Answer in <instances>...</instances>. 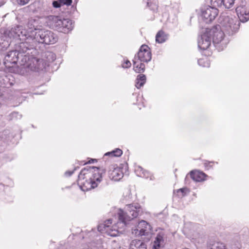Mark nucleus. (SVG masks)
Here are the masks:
<instances>
[{
  "label": "nucleus",
  "mask_w": 249,
  "mask_h": 249,
  "mask_svg": "<svg viewBox=\"0 0 249 249\" xmlns=\"http://www.w3.org/2000/svg\"><path fill=\"white\" fill-rule=\"evenodd\" d=\"M142 209L138 203L126 205L124 210L119 209L117 213L119 223L126 226L128 222L142 214Z\"/></svg>",
  "instance_id": "1"
},
{
  "label": "nucleus",
  "mask_w": 249,
  "mask_h": 249,
  "mask_svg": "<svg viewBox=\"0 0 249 249\" xmlns=\"http://www.w3.org/2000/svg\"><path fill=\"white\" fill-rule=\"evenodd\" d=\"M35 34L33 30H28L22 26V33L18 38L23 41L18 45L20 52L34 54L37 53V50L35 48Z\"/></svg>",
  "instance_id": "2"
},
{
  "label": "nucleus",
  "mask_w": 249,
  "mask_h": 249,
  "mask_svg": "<svg viewBox=\"0 0 249 249\" xmlns=\"http://www.w3.org/2000/svg\"><path fill=\"white\" fill-rule=\"evenodd\" d=\"M38 53L37 51L35 54L26 53L19 61V64L20 66L28 67L32 71H43L46 68V63L42 59H39L35 56Z\"/></svg>",
  "instance_id": "3"
},
{
  "label": "nucleus",
  "mask_w": 249,
  "mask_h": 249,
  "mask_svg": "<svg viewBox=\"0 0 249 249\" xmlns=\"http://www.w3.org/2000/svg\"><path fill=\"white\" fill-rule=\"evenodd\" d=\"M206 29L211 37V40L213 39V42L215 47L219 50H223L226 47L228 41L224 39V33L222 31L221 26L219 25H216L212 28H206Z\"/></svg>",
  "instance_id": "4"
},
{
  "label": "nucleus",
  "mask_w": 249,
  "mask_h": 249,
  "mask_svg": "<svg viewBox=\"0 0 249 249\" xmlns=\"http://www.w3.org/2000/svg\"><path fill=\"white\" fill-rule=\"evenodd\" d=\"M57 35L52 31L39 29L35 34V48H36L37 43L46 45L53 44L57 41Z\"/></svg>",
  "instance_id": "5"
},
{
  "label": "nucleus",
  "mask_w": 249,
  "mask_h": 249,
  "mask_svg": "<svg viewBox=\"0 0 249 249\" xmlns=\"http://www.w3.org/2000/svg\"><path fill=\"white\" fill-rule=\"evenodd\" d=\"M50 19L52 27L59 32L68 34L73 29V23L71 19H62L59 17L54 16H50Z\"/></svg>",
  "instance_id": "6"
},
{
  "label": "nucleus",
  "mask_w": 249,
  "mask_h": 249,
  "mask_svg": "<svg viewBox=\"0 0 249 249\" xmlns=\"http://www.w3.org/2000/svg\"><path fill=\"white\" fill-rule=\"evenodd\" d=\"M89 178L93 182H95L98 186L101 181L102 173H100L99 168L95 166H87L83 168L79 174V180Z\"/></svg>",
  "instance_id": "7"
},
{
  "label": "nucleus",
  "mask_w": 249,
  "mask_h": 249,
  "mask_svg": "<svg viewBox=\"0 0 249 249\" xmlns=\"http://www.w3.org/2000/svg\"><path fill=\"white\" fill-rule=\"evenodd\" d=\"M26 53L20 52L19 46H18V50L10 51L7 53L4 59V65L7 68L13 67L14 65L19 63V61Z\"/></svg>",
  "instance_id": "8"
},
{
  "label": "nucleus",
  "mask_w": 249,
  "mask_h": 249,
  "mask_svg": "<svg viewBox=\"0 0 249 249\" xmlns=\"http://www.w3.org/2000/svg\"><path fill=\"white\" fill-rule=\"evenodd\" d=\"M215 7L207 5L201 8V16L206 23L211 22L217 16L218 10Z\"/></svg>",
  "instance_id": "9"
},
{
  "label": "nucleus",
  "mask_w": 249,
  "mask_h": 249,
  "mask_svg": "<svg viewBox=\"0 0 249 249\" xmlns=\"http://www.w3.org/2000/svg\"><path fill=\"white\" fill-rule=\"evenodd\" d=\"M152 54L149 47L145 44L142 45L134 58L140 62L148 63L151 60Z\"/></svg>",
  "instance_id": "10"
},
{
  "label": "nucleus",
  "mask_w": 249,
  "mask_h": 249,
  "mask_svg": "<svg viewBox=\"0 0 249 249\" xmlns=\"http://www.w3.org/2000/svg\"><path fill=\"white\" fill-rule=\"evenodd\" d=\"M152 231V227L146 221H141L138 225V228L134 229L133 233L137 235H148Z\"/></svg>",
  "instance_id": "11"
},
{
  "label": "nucleus",
  "mask_w": 249,
  "mask_h": 249,
  "mask_svg": "<svg viewBox=\"0 0 249 249\" xmlns=\"http://www.w3.org/2000/svg\"><path fill=\"white\" fill-rule=\"evenodd\" d=\"M211 37L210 36L207 29L198 39V47L202 50H207L211 45Z\"/></svg>",
  "instance_id": "12"
},
{
  "label": "nucleus",
  "mask_w": 249,
  "mask_h": 249,
  "mask_svg": "<svg viewBox=\"0 0 249 249\" xmlns=\"http://www.w3.org/2000/svg\"><path fill=\"white\" fill-rule=\"evenodd\" d=\"M236 12L240 20L246 22L249 20V9L243 6H240L236 8Z\"/></svg>",
  "instance_id": "13"
},
{
  "label": "nucleus",
  "mask_w": 249,
  "mask_h": 249,
  "mask_svg": "<svg viewBox=\"0 0 249 249\" xmlns=\"http://www.w3.org/2000/svg\"><path fill=\"white\" fill-rule=\"evenodd\" d=\"M22 26L16 25L11 28L10 30L4 32V34L7 35L9 38L18 39L20 33H22Z\"/></svg>",
  "instance_id": "14"
},
{
  "label": "nucleus",
  "mask_w": 249,
  "mask_h": 249,
  "mask_svg": "<svg viewBox=\"0 0 249 249\" xmlns=\"http://www.w3.org/2000/svg\"><path fill=\"white\" fill-rule=\"evenodd\" d=\"M235 0H211V3L214 6L229 9L233 5Z\"/></svg>",
  "instance_id": "15"
},
{
  "label": "nucleus",
  "mask_w": 249,
  "mask_h": 249,
  "mask_svg": "<svg viewBox=\"0 0 249 249\" xmlns=\"http://www.w3.org/2000/svg\"><path fill=\"white\" fill-rule=\"evenodd\" d=\"M83 179V178H81V180H79L78 178V183L82 185V189L83 190H89L91 189H94L97 187V185L95 182H93L89 178L88 179L86 178V179Z\"/></svg>",
  "instance_id": "16"
},
{
  "label": "nucleus",
  "mask_w": 249,
  "mask_h": 249,
  "mask_svg": "<svg viewBox=\"0 0 249 249\" xmlns=\"http://www.w3.org/2000/svg\"><path fill=\"white\" fill-rule=\"evenodd\" d=\"M108 174L109 178L115 181L120 180L124 176L122 169L119 167L114 168L113 170L110 169Z\"/></svg>",
  "instance_id": "17"
},
{
  "label": "nucleus",
  "mask_w": 249,
  "mask_h": 249,
  "mask_svg": "<svg viewBox=\"0 0 249 249\" xmlns=\"http://www.w3.org/2000/svg\"><path fill=\"white\" fill-rule=\"evenodd\" d=\"M165 233L163 231H160L155 238V240L153 242L152 249H160L162 244L164 243V237Z\"/></svg>",
  "instance_id": "18"
},
{
  "label": "nucleus",
  "mask_w": 249,
  "mask_h": 249,
  "mask_svg": "<svg viewBox=\"0 0 249 249\" xmlns=\"http://www.w3.org/2000/svg\"><path fill=\"white\" fill-rule=\"evenodd\" d=\"M238 29V25L234 23L233 21L229 22L225 27V31L229 36L233 35L237 32Z\"/></svg>",
  "instance_id": "19"
},
{
  "label": "nucleus",
  "mask_w": 249,
  "mask_h": 249,
  "mask_svg": "<svg viewBox=\"0 0 249 249\" xmlns=\"http://www.w3.org/2000/svg\"><path fill=\"white\" fill-rule=\"evenodd\" d=\"M129 249H147V246L140 240H133L130 244Z\"/></svg>",
  "instance_id": "20"
},
{
  "label": "nucleus",
  "mask_w": 249,
  "mask_h": 249,
  "mask_svg": "<svg viewBox=\"0 0 249 249\" xmlns=\"http://www.w3.org/2000/svg\"><path fill=\"white\" fill-rule=\"evenodd\" d=\"M191 178L196 182H200L204 180L206 176L205 174L197 171H192L190 173Z\"/></svg>",
  "instance_id": "21"
},
{
  "label": "nucleus",
  "mask_w": 249,
  "mask_h": 249,
  "mask_svg": "<svg viewBox=\"0 0 249 249\" xmlns=\"http://www.w3.org/2000/svg\"><path fill=\"white\" fill-rule=\"evenodd\" d=\"M133 69L137 73L143 72L145 69V66L143 62H139L138 60L134 59L133 60Z\"/></svg>",
  "instance_id": "22"
},
{
  "label": "nucleus",
  "mask_w": 249,
  "mask_h": 249,
  "mask_svg": "<svg viewBox=\"0 0 249 249\" xmlns=\"http://www.w3.org/2000/svg\"><path fill=\"white\" fill-rule=\"evenodd\" d=\"M72 0H56L52 2L53 7L55 8H60L62 6H70L71 4Z\"/></svg>",
  "instance_id": "23"
},
{
  "label": "nucleus",
  "mask_w": 249,
  "mask_h": 249,
  "mask_svg": "<svg viewBox=\"0 0 249 249\" xmlns=\"http://www.w3.org/2000/svg\"><path fill=\"white\" fill-rule=\"evenodd\" d=\"M208 246L210 249H226L224 244L215 241L210 240Z\"/></svg>",
  "instance_id": "24"
},
{
  "label": "nucleus",
  "mask_w": 249,
  "mask_h": 249,
  "mask_svg": "<svg viewBox=\"0 0 249 249\" xmlns=\"http://www.w3.org/2000/svg\"><path fill=\"white\" fill-rule=\"evenodd\" d=\"M6 35L4 34H0V51H3L5 50L9 46V43L7 40Z\"/></svg>",
  "instance_id": "25"
},
{
  "label": "nucleus",
  "mask_w": 249,
  "mask_h": 249,
  "mask_svg": "<svg viewBox=\"0 0 249 249\" xmlns=\"http://www.w3.org/2000/svg\"><path fill=\"white\" fill-rule=\"evenodd\" d=\"M135 86L137 89H140L145 83L146 77L145 75L143 74H139L136 78Z\"/></svg>",
  "instance_id": "26"
},
{
  "label": "nucleus",
  "mask_w": 249,
  "mask_h": 249,
  "mask_svg": "<svg viewBox=\"0 0 249 249\" xmlns=\"http://www.w3.org/2000/svg\"><path fill=\"white\" fill-rule=\"evenodd\" d=\"M41 3L39 0H36L28 6L30 12L36 13L38 12L41 8Z\"/></svg>",
  "instance_id": "27"
},
{
  "label": "nucleus",
  "mask_w": 249,
  "mask_h": 249,
  "mask_svg": "<svg viewBox=\"0 0 249 249\" xmlns=\"http://www.w3.org/2000/svg\"><path fill=\"white\" fill-rule=\"evenodd\" d=\"M36 20L35 19L31 18L29 20L28 23H27V27H28V30H33L34 31V33H36L39 30V29H37L36 27V26L34 25V23L36 22Z\"/></svg>",
  "instance_id": "28"
},
{
  "label": "nucleus",
  "mask_w": 249,
  "mask_h": 249,
  "mask_svg": "<svg viewBox=\"0 0 249 249\" xmlns=\"http://www.w3.org/2000/svg\"><path fill=\"white\" fill-rule=\"evenodd\" d=\"M156 41L159 43H162L165 41V38L164 36V32L162 31H160L156 35Z\"/></svg>",
  "instance_id": "29"
},
{
  "label": "nucleus",
  "mask_w": 249,
  "mask_h": 249,
  "mask_svg": "<svg viewBox=\"0 0 249 249\" xmlns=\"http://www.w3.org/2000/svg\"><path fill=\"white\" fill-rule=\"evenodd\" d=\"M45 56L46 58V61L48 62H52L56 59L54 53L51 52H47L45 53Z\"/></svg>",
  "instance_id": "30"
},
{
  "label": "nucleus",
  "mask_w": 249,
  "mask_h": 249,
  "mask_svg": "<svg viewBox=\"0 0 249 249\" xmlns=\"http://www.w3.org/2000/svg\"><path fill=\"white\" fill-rule=\"evenodd\" d=\"M189 192V189L187 187H184L177 190L178 197H182L185 196Z\"/></svg>",
  "instance_id": "31"
},
{
  "label": "nucleus",
  "mask_w": 249,
  "mask_h": 249,
  "mask_svg": "<svg viewBox=\"0 0 249 249\" xmlns=\"http://www.w3.org/2000/svg\"><path fill=\"white\" fill-rule=\"evenodd\" d=\"M18 116H20V115L18 114V112H13L10 113L9 115V120H13L14 119H17L18 118Z\"/></svg>",
  "instance_id": "32"
},
{
  "label": "nucleus",
  "mask_w": 249,
  "mask_h": 249,
  "mask_svg": "<svg viewBox=\"0 0 249 249\" xmlns=\"http://www.w3.org/2000/svg\"><path fill=\"white\" fill-rule=\"evenodd\" d=\"M112 153H114V157H119L122 155L123 151L119 148H116L112 151Z\"/></svg>",
  "instance_id": "33"
},
{
  "label": "nucleus",
  "mask_w": 249,
  "mask_h": 249,
  "mask_svg": "<svg viewBox=\"0 0 249 249\" xmlns=\"http://www.w3.org/2000/svg\"><path fill=\"white\" fill-rule=\"evenodd\" d=\"M30 0H17L18 4L20 6H23L27 4Z\"/></svg>",
  "instance_id": "34"
},
{
  "label": "nucleus",
  "mask_w": 249,
  "mask_h": 249,
  "mask_svg": "<svg viewBox=\"0 0 249 249\" xmlns=\"http://www.w3.org/2000/svg\"><path fill=\"white\" fill-rule=\"evenodd\" d=\"M142 2L146 4V6L153 9V8H151L152 0H142Z\"/></svg>",
  "instance_id": "35"
},
{
  "label": "nucleus",
  "mask_w": 249,
  "mask_h": 249,
  "mask_svg": "<svg viewBox=\"0 0 249 249\" xmlns=\"http://www.w3.org/2000/svg\"><path fill=\"white\" fill-rule=\"evenodd\" d=\"M241 245L239 242H237L235 245H231V248L232 249H240Z\"/></svg>",
  "instance_id": "36"
},
{
  "label": "nucleus",
  "mask_w": 249,
  "mask_h": 249,
  "mask_svg": "<svg viewBox=\"0 0 249 249\" xmlns=\"http://www.w3.org/2000/svg\"><path fill=\"white\" fill-rule=\"evenodd\" d=\"M131 64L130 62L128 60H127L125 61L124 65H123V67L124 68H129L131 67Z\"/></svg>",
  "instance_id": "37"
},
{
  "label": "nucleus",
  "mask_w": 249,
  "mask_h": 249,
  "mask_svg": "<svg viewBox=\"0 0 249 249\" xmlns=\"http://www.w3.org/2000/svg\"><path fill=\"white\" fill-rule=\"evenodd\" d=\"M77 169L76 167L74 168V170L72 171H67L65 172V175L68 176H71L74 173V171Z\"/></svg>",
  "instance_id": "38"
},
{
  "label": "nucleus",
  "mask_w": 249,
  "mask_h": 249,
  "mask_svg": "<svg viewBox=\"0 0 249 249\" xmlns=\"http://www.w3.org/2000/svg\"><path fill=\"white\" fill-rule=\"evenodd\" d=\"M111 156V157H114V153H112V151L107 152L104 155V158H105L106 156Z\"/></svg>",
  "instance_id": "39"
},
{
  "label": "nucleus",
  "mask_w": 249,
  "mask_h": 249,
  "mask_svg": "<svg viewBox=\"0 0 249 249\" xmlns=\"http://www.w3.org/2000/svg\"><path fill=\"white\" fill-rule=\"evenodd\" d=\"M112 221V220L111 219H109L107 220V221L105 222L106 223L104 225L106 226L107 227H108L109 225L108 224H111Z\"/></svg>",
  "instance_id": "40"
},
{
  "label": "nucleus",
  "mask_w": 249,
  "mask_h": 249,
  "mask_svg": "<svg viewBox=\"0 0 249 249\" xmlns=\"http://www.w3.org/2000/svg\"><path fill=\"white\" fill-rule=\"evenodd\" d=\"M94 161H97V160L96 159H91L87 163H91L94 162Z\"/></svg>",
  "instance_id": "41"
},
{
  "label": "nucleus",
  "mask_w": 249,
  "mask_h": 249,
  "mask_svg": "<svg viewBox=\"0 0 249 249\" xmlns=\"http://www.w3.org/2000/svg\"><path fill=\"white\" fill-rule=\"evenodd\" d=\"M212 163H213V162H210V161H207L205 163V165L206 167H208V166H210V167H211V165H210V164Z\"/></svg>",
  "instance_id": "42"
},
{
  "label": "nucleus",
  "mask_w": 249,
  "mask_h": 249,
  "mask_svg": "<svg viewBox=\"0 0 249 249\" xmlns=\"http://www.w3.org/2000/svg\"><path fill=\"white\" fill-rule=\"evenodd\" d=\"M5 2L3 0H0V7L4 4Z\"/></svg>",
  "instance_id": "43"
},
{
  "label": "nucleus",
  "mask_w": 249,
  "mask_h": 249,
  "mask_svg": "<svg viewBox=\"0 0 249 249\" xmlns=\"http://www.w3.org/2000/svg\"><path fill=\"white\" fill-rule=\"evenodd\" d=\"M101 226H99L98 227V231H100L101 230L100 229V228H101Z\"/></svg>",
  "instance_id": "44"
}]
</instances>
